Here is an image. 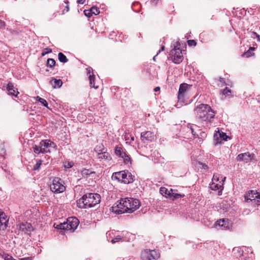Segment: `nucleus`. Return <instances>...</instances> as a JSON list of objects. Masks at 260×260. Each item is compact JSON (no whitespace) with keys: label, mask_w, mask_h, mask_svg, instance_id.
I'll use <instances>...</instances> for the list:
<instances>
[{"label":"nucleus","mask_w":260,"mask_h":260,"mask_svg":"<svg viewBox=\"0 0 260 260\" xmlns=\"http://www.w3.org/2000/svg\"><path fill=\"white\" fill-rule=\"evenodd\" d=\"M58 60L60 62L62 63H66L68 62V59L67 58L66 56L64 55L62 53L60 52L58 54Z\"/></svg>","instance_id":"a878e982"},{"label":"nucleus","mask_w":260,"mask_h":260,"mask_svg":"<svg viewBox=\"0 0 260 260\" xmlns=\"http://www.w3.org/2000/svg\"><path fill=\"white\" fill-rule=\"evenodd\" d=\"M19 230L25 234H29L33 231V228L30 223L22 222L19 225Z\"/></svg>","instance_id":"f8f14e48"},{"label":"nucleus","mask_w":260,"mask_h":260,"mask_svg":"<svg viewBox=\"0 0 260 260\" xmlns=\"http://www.w3.org/2000/svg\"><path fill=\"white\" fill-rule=\"evenodd\" d=\"M115 154L118 157H123L124 154L126 152L124 151L122 146H116L115 147Z\"/></svg>","instance_id":"6ab92c4d"},{"label":"nucleus","mask_w":260,"mask_h":260,"mask_svg":"<svg viewBox=\"0 0 260 260\" xmlns=\"http://www.w3.org/2000/svg\"><path fill=\"white\" fill-rule=\"evenodd\" d=\"M190 128L191 132L192 134L193 135H195V134L194 133V131H193V128H192V126H190Z\"/></svg>","instance_id":"864d4df0"},{"label":"nucleus","mask_w":260,"mask_h":260,"mask_svg":"<svg viewBox=\"0 0 260 260\" xmlns=\"http://www.w3.org/2000/svg\"><path fill=\"white\" fill-rule=\"evenodd\" d=\"M85 0H78L77 1V3L78 4H84V2H85Z\"/></svg>","instance_id":"8fccbe9b"},{"label":"nucleus","mask_w":260,"mask_h":260,"mask_svg":"<svg viewBox=\"0 0 260 260\" xmlns=\"http://www.w3.org/2000/svg\"><path fill=\"white\" fill-rule=\"evenodd\" d=\"M218 136L222 140L226 141L227 138H228L226 134L222 132H220V135Z\"/></svg>","instance_id":"f704fd0d"},{"label":"nucleus","mask_w":260,"mask_h":260,"mask_svg":"<svg viewBox=\"0 0 260 260\" xmlns=\"http://www.w3.org/2000/svg\"><path fill=\"white\" fill-rule=\"evenodd\" d=\"M223 81H224V79L223 78H220V79H219V81L220 82H223Z\"/></svg>","instance_id":"4d7b16f0"},{"label":"nucleus","mask_w":260,"mask_h":260,"mask_svg":"<svg viewBox=\"0 0 260 260\" xmlns=\"http://www.w3.org/2000/svg\"><path fill=\"white\" fill-rule=\"evenodd\" d=\"M81 174L83 178H87L91 174H95V172L89 169H83L81 171Z\"/></svg>","instance_id":"aec40b11"},{"label":"nucleus","mask_w":260,"mask_h":260,"mask_svg":"<svg viewBox=\"0 0 260 260\" xmlns=\"http://www.w3.org/2000/svg\"><path fill=\"white\" fill-rule=\"evenodd\" d=\"M254 154L250 153L249 152H247L239 154L237 157V160L242 161L245 163H247L252 161L254 159Z\"/></svg>","instance_id":"9d476101"},{"label":"nucleus","mask_w":260,"mask_h":260,"mask_svg":"<svg viewBox=\"0 0 260 260\" xmlns=\"http://www.w3.org/2000/svg\"><path fill=\"white\" fill-rule=\"evenodd\" d=\"M210 188L213 190H218V192H221L223 189V186L221 185H219L217 183H215L214 182H212V184H210Z\"/></svg>","instance_id":"5701e85b"},{"label":"nucleus","mask_w":260,"mask_h":260,"mask_svg":"<svg viewBox=\"0 0 260 260\" xmlns=\"http://www.w3.org/2000/svg\"><path fill=\"white\" fill-rule=\"evenodd\" d=\"M141 138L143 141L151 142L154 139V135L152 132L147 131L141 133Z\"/></svg>","instance_id":"2eb2a0df"},{"label":"nucleus","mask_w":260,"mask_h":260,"mask_svg":"<svg viewBox=\"0 0 260 260\" xmlns=\"http://www.w3.org/2000/svg\"><path fill=\"white\" fill-rule=\"evenodd\" d=\"M50 83L54 88H59L62 85V81L61 80L56 79L55 78H52L50 80Z\"/></svg>","instance_id":"f3484780"},{"label":"nucleus","mask_w":260,"mask_h":260,"mask_svg":"<svg viewBox=\"0 0 260 260\" xmlns=\"http://www.w3.org/2000/svg\"><path fill=\"white\" fill-rule=\"evenodd\" d=\"M131 141H134V136L131 137Z\"/></svg>","instance_id":"052dcab7"},{"label":"nucleus","mask_w":260,"mask_h":260,"mask_svg":"<svg viewBox=\"0 0 260 260\" xmlns=\"http://www.w3.org/2000/svg\"><path fill=\"white\" fill-rule=\"evenodd\" d=\"M164 49H165V46H161V47L160 49H159V51H158V52H157V53L156 55H157L158 53H159L161 51H164Z\"/></svg>","instance_id":"09e8293b"},{"label":"nucleus","mask_w":260,"mask_h":260,"mask_svg":"<svg viewBox=\"0 0 260 260\" xmlns=\"http://www.w3.org/2000/svg\"><path fill=\"white\" fill-rule=\"evenodd\" d=\"M254 48L253 47H250L249 48V50H250H250H254Z\"/></svg>","instance_id":"bf43d9fd"},{"label":"nucleus","mask_w":260,"mask_h":260,"mask_svg":"<svg viewBox=\"0 0 260 260\" xmlns=\"http://www.w3.org/2000/svg\"><path fill=\"white\" fill-rule=\"evenodd\" d=\"M21 260H31L30 257H26L24 258H21Z\"/></svg>","instance_id":"6e6d98bb"},{"label":"nucleus","mask_w":260,"mask_h":260,"mask_svg":"<svg viewBox=\"0 0 260 260\" xmlns=\"http://www.w3.org/2000/svg\"><path fill=\"white\" fill-rule=\"evenodd\" d=\"M187 43L189 46H196L197 43L194 40H189L187 41Z\"/></svg>","instance_id":"58836bf2"},{"label":"nucleus","mask_w":260,"mask_h":260,"mask_svg":"<svg viewBox=\"0 0 260 260\" xmlns=\"http://www.w3.org/2000/svg\"><path fill=\"white\" fill-rule=\"evenodd\" d=\"M214 180H216L217 181L219 180L218 177H217V176L215 175H214L213 177L212 181H213Z\"/></svg>","instance_id":"49530a36"},{"label":"nucleus","mask_w":260,"mask_h":260,"mask_svg":"<svg viewBox=\"0 0 260 260\" xmlns=\"http://www.w3.org/2000/svg\"><path fill=\"white\" fill-rule=\"evenodd\" d=\"M216 224L224 230H229L231 226V223L228 219H220L216 221Z\"/></svg>","instance_id":"ddd939ff"},{"label":"nucleus","mask_w":260,"mask_h":260,"mask_svg":"<svg viewBox=\"0 0 260 260\" xmlns=\"http://www.w3.org/2000/svg\"><path fill=\"white\" fill-rule=\"evenodd\" d=\"M84 15L85 16H87L88 17H90L92 15L91 13V11H90V9L84 10Z\"/></svg>","instance_id":"a19ab883"},{"label":"nucleus","mask_w":260,"mask_h":260,"mask_svg":"<svg viewBox=\"0 0 260 260\" xmlns=\"http://www.w3.org/2000/svg\"><path fill=\"white\" fill-rule=\"evenodd\" d=\"M260 193L254 190H249L248 194L245 196V200L247 202H252L254 204L259 205V198Z\"/></svg>","instance_id":"1a4fd4ad"},{"label":"nucleus","mask_w":260,"mask_h":260,"mask_svg":"<svg viewBox=\"0 0 260 260\" xmlns=\"http://www.w3.org/2000/svg\"><path fill=\"white\" fill-rule=\"evenodd\" d=\"M73 166V162H68L67 165H64V167L66 168H71Z\"/></svg>","instance_id":"37998d69"},{"label":"nucleus","mask_w":260,"mask_h":260,"mask_svg":"<svg viewBox=\"0 0 260 260\" xmlns=\"http://www.w3.org/2000/svg\"><path fill=\"white\" fill-rule=\"evenodd\" d=\"M101 196L95 193H87L77 201V206L81 209L91 208L99 204Z\"/></svg>","instance_id":"7ed1b4c3"},{"label":"nucleus","mask_w":260,"mask_h":260,"mask_svg":"<svg viewBox=\"0 0 260 260\" xmlns=\"http://www.w3.org/2000/svg\"><path fill=\"white\" fill-rule=\"evenodd\" d=\"M9 221V218L6 214L0 210V230H5L7 226Z\"/></svg>","instance_id":"9b49d317"},{"label":"nucleus","mask_w":260,"mask_h":260,"mask_svg":"<svg viewBox=\"0 0 260 260\" xmlns=\"http://www.w3.org/2000/svg\"><path fill=\"white\" fill-rule=\"evenodd\" d=\"M40 144L41 146L45 148H48L49 147H54L55 145V143L49 140H42Z\"/></svg>","instance_id":"a211bd4d"},{"label":"nucleus","mask_w":260,"mask_h":260,"mask_svg":"<svg viewBox=\"0 0 260 260\" xmlns=\"http://www.w3.org/2000/svg\"><path fill=\"white\" fill-rule=\"evenodd\" d=\"M7 90L8 91V94L9 95H13L16 96L19 93L17 89H15L14 86L12 83H9L7 87Z\"/></svg>","instance_id":"dca6fc26"},{"label":"nucleus","mask_w":260,"mask_h":260,"mask_svg":"<svg viewBox=\"0 0 260 260\" xmlns=\"http://www.w3.org/2000/svg\"><path fill=\"white\" fill-rule=\"evenodd\" d=\"M64 3L66 4V6L65 8L62 10L63 13H65L69 12V10H70L69 5V2L68 1H65Z\"/></svg>","instance_id":"e433bc0d"},{"label":"nucleus","mask_w":260,"mask_h":260,"mask_svg":"<svg viewBox=\"0 0 260 260\" xmlns=\"http://www.w3.org/2000/svg\"><path fill=\"white\" fill-rule=\"evenodd\" d=\"M158 0H152L151 3L153 5L156 6L158 4Z\"/></svg>","instance_id":"a18cd8bd"},{"label":"nucleus","mask_w":260,"mask_h":260,"mask_svg":"<svg viewBox=\"0 0 260 260\" xmlns=\"http://www.w3.org/2000/svg\"><path fill=\"white\" fill-rule=\"evenodd\" d=\"M155 56L153 57V60H155Z\"/></svg>","instance_id":"680f3d73"},{"label":"nucleus","mask_w":260,"mask_h":260,"mask_svg":"<svg viewBox=\"0 0 260 260\" xmlns=\"http://www.w3.org/2000/svg\"><path fill=\"white\" fill-rule=\"evenodd\" d=\"M160 90V87H156L154 89V91L156 92V91H158Z\"/></svg>","instance_id":"603ef678"},{"label":"nucleus","mask_w":260,"mask_h":260,"mask_svg":"<svg viewBox=\"0 0 260 260\" xmlns=\"http://www.w3.org/2000/svg\"><path fill=\"white\" fill-rule=\"evenodd\" d=\"M194 111L196 117L202 122H212L216 112L207 104H199L195 106Z\"/></svg>","instance_id":"f03ea898"},{"label":"nucleus","mask_w":260,"mask_h":260,"mask_svg":"<svg viewBox=\"0 0 260 260\" xmlns=\"http://www.w3.org/2000/svg\"><path fill=\"white\" fill-rule=\"evenodd\" d=\"M222 93L225 96H229L230 93H231V90L228 88L227 87H226L225 89L223 90Z\"/></svg>","instance_id":"4c0bfd02"},{"label":"nucleus","mask_w":260,"mask_h":260,"mask_svg":"<svg viewBox=\"0 0 260 260\" xmlns=\"http://www.w3.org/2000/svg\"><path fill=\"white\" fill-rule=\"evenodd\" d=\"M124 241V239H123L122 237H121V236H117L116 237H115V238L111 240V242L113 244H114V243H115L116 242H117L119 241Z\"/></svg>","instance_id":"473e14b6"},{"label":"nucleus","mask_w":260,"mask_h":260,"mask_svg":"<svg viewBox=\"0 0 260 260\" xmlns=\"http://www.w3.org/2000/svg\"><path fill=\"white\" fill-rule=\"evenodd\" d=\"M201 165L202 166V168L204 169H208V166L205 164L201 163Z\"/></svg>","instance_id":"de8ad7c7"},{"label":"nucleus","mask_w":260,"mask_h":260,"mask_svg":"<svg viewBox=\"0 0 260 260\" xmlns=\"http://www.w3.org/2000/svg\"><path fill=\"white\" fill-rule=\"evenodd\" d=\"M55 65V61L52 58H49L47 61V66L53 68Z\"/></svg>","instance_id":"c756f323"},{"label":"nucleus","mask_w":260,"mask_h":260,"mask_svg":"<svg viewBox=\"0 0 260 260\" xmlns=\"http://www.w3.org/2000/svg\"><path fill=\"white\" fill-rule=\"evenodd\" d=\"M250 259H245V260H252L253 258V253L251 252V253H250V257H249Z\"/></svg>","instance_id":"3c124183"},{"label":"nucleus","mask_w":260,"mask_h":260,"mask_svg":"<svg viewBox=\"0 0 260 260\" xmlns=\"http://www.w3.org/2000/svg\"><path fill=\"white\" fill-rule=\"evenodd\" d=\"M50 187L51 190L55 193H60L66 190L63 180L58 177H56L53 180Z\"/></svg>","instance_id":"0eeeda50"},{"label":"nucleus","mask_w":260,"mask_h":260,"mask_svg":"<svg viewBox=\"0 0 260 260\" xmlns=\"http://www.w3.org/2000/svg\"><path fill=\"white\" fill-rule=\"evenodd\" d=\"M187 89V84L183 83L180 85L179 91H178V101L180 102H183L184 100V95L185 92Z\"/></svg>","instance_id":"4468645a"},{"label":"nucleus","mask_w":260,"mask_h":260,"mask_svg":"<svg viewBox=\"0 0 260 260\" xmlns=\"http://www.w3.org/2000/svg\"><path fill=\"white\" fill-rule=\"evenodd\" d=\"M257 34L255 32L252 31L251 32V37L253 38H255L257 37Z\"/></svg>","instance_id":"c03bdc74"},{"label":"nucleus","mask_w":260,"mask_h":260,"mask_svg":"<svg viewBox=\"0 0 260 260\" xmlns=\"http://www.w3.org/2000/svg\"><path fill=\"white\" fill-rule=\"evenodd\" d=\"M257 38L258 41H260V36L257 35V37H256Z\"/></svg>","instance_id":"13d9d810"},{"label":"nucleus","mask_w":260,"mask_h":260,"mask_svg":"<svg viewBox=\"0 0 260 260\" xmlns=\"http://www.w3.org/2000/svg\"><path fill=\"white\" fill-rule=\"evenodd\" d=\"M90 11H91L92 14L95 15H98L100 13V10L98 8L95 7H92L90 8Z\"/></svg>","instance_id":"72a5a7b5"},{"label":"nucleus","mask_w":260,"mask_h":260,"mask_svg":"<svg viewBox=\"0 0 260 260\" xmlns=\"http://www.w3.org/2000/svg\"><path fill=\"white\" fill-rule=\"evenodd\" d=\"M179 46V42H175V44H174V48L170 52L173 61L177 64L181 62L183 59L182 50L180 48Z\"/></svg>","instance_id":"423d86ee"},{"label":"nucleus","mask_w":260,"mask_h":260,"mask_svg":"<svg viewBox=\"0 0 260 260\" xmlns=\"http://www.w3.org/2000/svg\"><path fill=\"white\" fill-rule=\"evenodd\" d=\"M184 196V194H181L179 193H175L173 192V191L171 193V197H174V198L178 199L181 197H183Z\"/></svg>","instance_id":"c9c22d12"},{"label":"nucleus","mask_w":260,"mask_h":260,"mask_svg":"<svg viewBox=\"0 0 260 260\" xmlns=\"http://www.w3.org/2000/svg\"><path fill=\"white\" fill-rule=\"evenodd\" d=\"M104 145L102 144L97 145L94 148V150L98 153V155L102 153V152L104 151Z\"/></svg>","instance_id":"bb28decb"},{"label":"nucleus","mask_w":260,"mask_h":260,"mask_svg":"<svg viewBox=\"0 0 260 260\" xmlns=\"http://www.w3.org/2000/svg\"><path fill=\"white\" fill-rule=\"evenodd\" d=\"M42 160H38L37 163L32 168V170L34 171H39L40 170V167L42 165Z\"/></svg>","instance_id":"cd10ccee"},{"label":"nucleus","mask_w":260,"mask_h":260,"mask_svg":"<svg viewBox=\"0 0 260 260\" xmlns=\"http://www.w3.org/2000/svg\"><path fill=\"white\" fill-rule=\"evenodd\" d=\"M254 53L252 54L250 50H248L247 52H245L243 55L247 57H249L253 55Z\"/></svg>","instance_id":"79ce46f5"},{"label":"nucleus","mask_w":260,"mask_h":260,"mask_svg":"<svg viewBox=\"0 0 260 260\" xmlns=\"http://www.w3.org/2000/svg\"><path fill=\"white\" fill-rule=\"evenodd\" d=\"M52 52V49H50V48H47L45 49L44 51H43L42 53V56H44L46 54L49 53H51Z\"/></svg>","instance_id":"ea45409f"},{"label":"nucleus","mask_w":260,"mask_h":260,"mask_svg":"<svg viewBox=\"0 0 260 260\" xmlns=\"http://www.w3.org/2000/svg\"><path fill=\"white\" fill-rule=\"evenodd\" d=\"M218 135H220V132L219 130L218 131V132H217L214 135V140L215 145L219 144L221 142L222 140L220 139V137H219Z\"/></svg>","instance_id":"393cba45"},{"label":"nucleus","mask_w":260,"mask_h":260,"mask_svg":"<svg viewBox=\"0 0 260 260\" xmlns=\"http://www.w3.org/2000/svg\"><path fill=\"white\" fill-rule=\"evenodd\" d=\"M99 159L110 160L111 159L110 154L106 151H104L102 153L98 155Z\"/></svg>","instance_id":"b1692460"},{"label":"nucleus","mask_w":260,"mask_h":260,"mask_svg":"<svg viewBox=\"0 0 260 260\" xmlns=\"http://www.w3.org/2000/svg\"><path fill=\"white\" fill-rule=\"evenodd\" d=\"M123 157H121L124 160V162L125 164H128V163H131V157L129 156L125 152V154H124Z\"/></svg>","instance_id":"c85d7f7f"},{"label":"nucleus","mask_w":260,"mask_h":260,"mask_svg":"<svg viewBox=\"0 0 260 260\" xmlns=\"http://www.w3.org/2000/svg\"><path fill=\"white\" fill-rule=\"evenodd\" d=\"M88 74L89 75L88 78H89L91 87H93L94 88H98V86H95V83H94L95 76L92 73V74H90V69H89L88 70Z\"/></svg>","instance_id":"4be33fe9"},{"label":"nucleus","mask_w":260,"mask_h":260,"mask_svg":"<svg viewBox=\"0 0 260 260\" xmlns=\"http://www.w3.org/2000/svg\"><path fill=\"white\" fill-rule=\"evenodd\" d=\"M42 147L40 145V146L35 145L33 146L32 148L34 149V151L36 154H39L42 151Z\"/></svg>","instance_id":"2f4dec72"},{"label":"nucleus","mask_w":260,"mask_h":260,"mask_svg":"<svg viewBox=\"0 0 260 260\" xmlns=\"http://www.w3.org/2000/svg\"><path fill=\"white\" fill-rule=\"evenodd\" d=\"M45 152H46V151L45 149V148H43L42 147V151L41 152V153H44Z\"/></svg>","instance_id":"5fc2aeb1"},{"label":"nucleus","mask_w":260,"mask_h":260,"mask_svg":"<svg viewBox=\"0 0 260 260\" xmlns=\"http://www.w3.org/2000/svg\"><path fill=\"white\" fill-rule=\"evenodd\" d=\"M140 205V202L138 199L126 198L117 201L111 208L112 212L117 214L132 213L138 209Z\"/></svg>","instance_id":"f257e3e1"},{"label":"nucleus","mask_w":260,"mask_h":260,"mask_svg":"<svg viewBox=\"0 0 260 260\" xmlns=\"http://www.w3.org/2000/svg\"><path fill=\"white\" fill-rule=\"evenodd\" d=\"M133 177L130 172L125 170L115 172L112 176L113 180H117L118 181L124 183V184H129L133 182Z\"/></svg>","instance_id":"20e7f679"},{"label":"nucleus","mask_w":260,"mask_h":260,"mask_svg":"<svg viewBox=\"0 0 260 260\" xmlns=\"http://www.w3.org/2000/svg\"><path fill=\"white\" fill-rule=\"evenodd\" d=\"M79 223V221L75 217H69L66 222L57 224L56 228L66 231H70L73 232L77 229Z\"/></svg>","instance_id":"39448f33"},{"label":"nucleus","mask_w":260,"mask_h":260,"mask_svg":"<svg viewBox=\"0 0 260 260\" xmlns=\"http://www.w3.org/2000/svg\"><path fill=\"white\" fill-rule=\"evenodd\" d=\"M172 191L173 190L172 189H171L170 190H168L166 187H160L159 189V192L160 193V194L166 197H171V194Z\"/></svg>","instance_id":"412c9836"},{"label":"nucleus","mask_w":260,"mask_h":260,"mask_svg":"<svg viewBox=\"0 0 260 260\" xmlns=\"http://www.w3.org/2000/svg\"><path fill=\"white\" fill-rule=\"evenodd\" d=\"M159 257V252L155 250L145 249L141 253V258L143 260L157 259Z\"/></svg>","instance_id":"6e6552de"},{"label":"nucleus","mask_w":260,"mask_h":260,"mask_svg":"<svg viewBox=\"0 0 260 260\" xmlns=\"http://www.w3.org/2000/svg\"><path fill=\"white\" fill-rule=\"evenodd\" d=\"M37 100L40 103H41L43 106H44L45 107L48 108V103H47V101L45 99H44L43 98H40V97H39L38 96L37 97Z\"/></svg>","instance_id":"7c9ffc66"}]
</instances>
